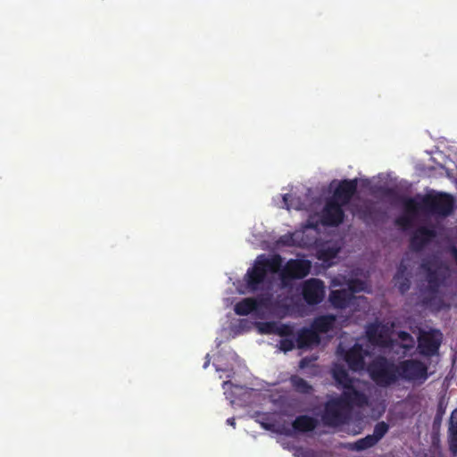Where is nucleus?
Segmentation results:
<instances>
[{
  "instance_id": "f257e3e1",
  "label": "nucleus",
  "mask_w": 457,
  "mask_h": 457,
  "mask_svg": "<svg viewBox=\"0 0 457 457\" xmlns=\"http://www.w3.org/2000/svg\"><path fill=\"white\" fill-rule=\"evenodd\" d=\"M333 376L337 385L344 389L343 397L327 403L322 420L328 425L337 426L345 422L352 405L362 406L367 403V397L363 394L366 384L350 377V373H333Z\"/></svg>"
},
{
  "instance_id": "f03ea898",
  "label": "nucleus",
  "mask_w": 457,
  "mask_h": 457,
  "mask_svg": "<svg viewBox=\"0 0 457 457\" xmlns=\"http://www.w3.org/2000/svg\"><path fill=\"white\" fill-rule=\"evenodd\" d=\"M405 215L395 220V224L402 228H409L412 219L420 212L441 217L449 216L454 207L453 197L447 193L431 192L426 195H416L414 197H402L401 199Z\"/></svg>"
},
{
  "instance_id": "7ed1b4c3",
  "label": "nucleus",
  "mask_w": 457,
  "mask_h": 457,
  "mask_svg": "<svg viewBox=\"0 0 457 457\" xmlns=\"http://www.w3.org/2000/svg\"><path fill=\"white\" fill-rule=\"evenodd\" d=\"M420 268L426 272L428 281L421 303L424 306L440 310L443 300L439 295V288L446 278L448 266L438 258L432 257L423 260Z\"/></svg>"
},
{
  "instance_id": "20e7f679",
  "label": "nucleus",
  "mask_w": 457,
  "mask_h": 457,
  "mask_svg": "<svg viewBox=\"0 0 457 457\" xmlns=\"http://www.w3.org/2000/svg\"><path fill=\"white\" fill-rule=\"evenodd\" d=\"M338 353L343 356L351 371H388L386 369L372 370L369 368L364 370L365 358L368 356L369 351L360 344H354L345 351L339 347ZM393 371H428V369L420 361H405L403 362L401 370L395 369Z\"/></svg>"
},
{
  "instance_id": "39448f33",
  "label": "nucleus",
  "mask_w": 457,
  "mask_h": 457,
  "mask_svg": "<svg viewBox=\"0 0 457 457\" xmlns=\"http://www.w3.org/2000/svg\"><path fill=\"white\" fill-rule=\"evenodd\" d=\"M312 263L309 260L290 259L279 273L283 287L290 285L294 279L305 278L311 271Z\"/></svg>"
},
{
  "instance_id": "423d86ee",
  "label": "nucleus",
  "mask_w": 457,
  "mask_h": 457,
  "mask_svg": "<svg viewBox=\"0 0 457 457\" xmlns=\"http://www.w3.org/2000/svg\"><path fill=\"white\" fill-rule=\"evenodd\" d=\"M443 341V334L438 329L420 330L418 337V348L420 354L428 357L437 354Z\"/></svg>"
},
{
  "instance_id": "0eeeda50",
  "label": "nucleus",
  "mask_w": 457,
  "mask_h": 457,
  "mask_svg": "<svg viewBox=\"0 0 457 457\" xmlns=\"http://www.w3.org/2000/svg\"><path fill=\"white\" fill-rule=\"evenodd\" d=\"M345 204L336 201L335 199L327 200L321 212V222L325 226L337 227L340 225L345 219V212L343 210Z\"/></svg>"
},
{
  "instance_id": "6e6552de",
  "label": "nucleus",
  "mask_w": 457,
  "mask_h": 457,
  "mask_svg": "<svg viewBox=\"0 0 457 457\" xmlns=\"http://www.w3.org/2000/svg\"><path fill=\"white\" fill-rule=\"evenodd\" d=\"M302 295L303 300L309 305L320 303L325 296L324 282L319 278H310L304 281Z\"/></svg>"
},
{
  "instance_id": "1a4fd4ad",
  "label": "nucleus",
  "mask_w": 457,
  "mask_h": 457,
  "mask_svg": "<svg viewBox=\"0 0 457 457\" xmlns=\"http://www.w3.org/2000/svg\"><path fill=\"white\" fill-rule=\"evenodd\" d=\"M436 237V232L433 228L420 226L410 238V248L416 253L421 252Z\"/></svg>"
},
{
  "instance_id": "9d476101",
  "label": "nucleus",
  "mask_w": 457,
  "mask_h": 457,
  "mask_svg": "<svg viewBox=\"0 0 457 457\" xmlns=\"http://www.w3.org/2000/svg\"><path fill=\"white\" fill-rule=\"evenodd\" d=\"M358 187V179H343L338 182L337 187L333 192L331 199L347 205L356 194Z\"/></svg>"
},
{
  "instance_id": "9b49d317",
  "label": "nucleus",
  "mask_w": 457,
  "mask_h": 457,
  "mask_svg": "<svg viewBox=\"0 0 457 457\" xmlns=\"http://www.w3.org/2000/svg\"><path fill=\"white\" fill-rule=\"evenodd\" d=\"M269 302L270 298L264 296L244 298L235 304L234 311L237 315L245 316L257 311L259 307H266Z\"/></svg>"
},
{
  "instance_id": "f8f14e48",
  "label": "nucleus",
  "mask_w": 457,
  "mask_h": 457,
  "mask_svg": "<svg viewBox=\"0 0 457 457\" xmlns=\"http://www.w3.org/2000/svg\"><path fill=\"white\" fill-rule=\"evenodd\" d=\"M366 336L373 345L387 346L391 340L386 326L379 323H371L366 328Z\"/></svg>"
},
{
  "instance_id": "ddd939ff",
  "label": "nucleus",
  "mask_w": 457,
  "mask_h": 457,
  "mask_svg": "<svg viewBox=\"0 0 457 457\" xmlns=\"http://www.w3.org/2000/svg\"><path fill=\"white\" fill-rule=\"evenodd\" d=\"M267 272L262 262L257 259L253 267L248 269L245 274V281L251 291H256L259 286L262 284L266 278Z\"/></svg>"
},
{
  "instance_id": "4468645a",
  "label": "nucleus",
  "mask_w": 457,
  "mask_h": 457,
  "mask_svg": "<svg viewBox=\"0 0 457 457\" xmlns=\"http://www.w3.org/2000/svg\"><path fill=\"white\" fill-rule=\"evenodd\" d=\"M295 342L298 348H308L313 345H319L320 343V337L317 335L312 327L303 328L297 332Z\"/></svg>"
},
{
  "instance_id": "2eb2a0df",
  "label": "nucleus",
  "mask_w": 457,
  "mask_h": 457,
  "mask_svg": "<svg viewBox=\"0 0 457 457\" xmlns=\"http://www.w3.org/2000/svg\"><path fill=\"white\" fill-rule=\"evenodd\" d=\"M328 300L336 309H345L353 303L354 299L351 296V292L348 293L345 288H342L332 290Z\"/></svg>"
},
{
  "instance_id": "dca6fc26",
  "label": "nucleus",
  "mask_w": 457,
  "mask_h": 457,
  "mask_svg": "<svg viewBox=\"0 0 457 457\" xmlns=\"http://www.w3.org/2000/svg\"><path fill=\"white\" fill-rule=\"evenodd\" d=\"M336 320L337 316L334 314L320 315L314 318L311 327L317 335L325 334L333 329Z\"/></svg>"
},
{
  "instance_id": "f3484780",
  "label": "nucleus",
  "mask_w": 457,
  "mask_h": 457,
  "mask_svg": "<svg viewBox=\"0 0 457 457\" xmlns=\"http://www.w3.org/2000/svg\"><path fill=\"white\" fill-rule=\"evenodd\" d=\"M258 260L262 262V265L267 273L268 271L272 273H277L279 270L281 271L283 259L279 254H274L269 258L264 257V255H261L258 257Z\"/></svg>"
},
{
  "instance_id": "a211bd4d",
  "label": "nucleus",
  "mask_w": 457,
  "mask_h": 457,
  "mask_svg": "<svg viewBox=\"0 0 457 457\" xmlns=\"http://www.w3.org/2000/svg\"><path fill=\"white\" fill-rule=\"evenodd\" d=\"M282 198L284 207L288 211L291 209L298 211L306 209V204L298 195L293 194H285L283 195Z\"/></svg>"
},
{
  "instance_id": "6ab92c4d",
  "label": "nucleus",
  "mask_w": 457,
  "mask_h": 457,
  "mask_svg": "<svg viewBox=\"0 0 457 457\" xmlns=\"http://www.w3.org/2000/svg\"><path fill=\"white\" fill-rule=\"evenodd\" d=\"M405 270L406 267L403 263H401L396 274L394 277V279L395 280V285L397 286L399 291L402 294L406 293L411 287L410 279L404 276Z\"/></svg>"
},
{
  "instance_id": "aec40b11",
  "label": "nucleus",
  "mask_w": 457,
  "mask_h": 457,
  "mask_svg": "<svg viewBox=\"0 0 457 457\" xmlns=\"http://www.w3.org/2000/svg\"><path fill=\"white\" fill-rule=\"evenodd\" d=\"M316 426V420L308 416H301L297 418L294 423L293 427L295 429L306 432L312 430Z\"/></svg>"
},
{
  "instance_id": "412c9836",
  "label": "nucleus",
  "mask_w": 457,
  "mask_h": 457,
  "mask_svg": "<svg viewBox=\"0 0 457 457\" xmlns=\"http://www.w3.org/2000/svg\"><path fill=\"white\" fill-rule=\"evenodd\" d=\"M377 384L382 386L392 384L396 378V373H367Z\"/></svg>"
},
{
  "instance_id": "4be33fe9",
  "label": "nucleus",
  "mask_w": 457,
  "mask_h": 457,
  "mask_svg": "<svg viewBox=\"0 0 457 457\" xmlns=\"http://www.w3.org/2000/svg\"><path fill=\"white\" fill-rule=\"evenodd\" d=\"M450 449L456 453H457V410H454L451 416V427H450Z\"/></svg>"
},
{
  "instance_id": "5701e85b",
  "label": "nucleus",
  "mask_w": 457,
  "mask_h": 457,
  "mask_svg": "<svg viewBox=\"0 0 457 457\" xmlns=\"http://www.w3.org/2000/svg\"><path fill=\"white\" fill-rule=\"evenodd\" d=\"M378 442L371 435L365 436L353 444L350 445V449L362 451L375 445Z\"/></svg>"
},
{
  "instance_id": "b1692460",
  "label": "nucleus",
  "mask_w": 457,
  "mask_h": 457,
  "mask_svg": "<svg viewBox=\"0 0 457 457\" xmlns=\"http://www.w3.org/2000/svg\"><path fill=\"white\" fill-rule=\"evenodd\" d=\"M347 287L345 288L348 293L351 292V296L355 299L354 294L364 291L365 283L358 278H352L347 281Z\"/></svg>"
},
{
  "instance_id": "393cba45",
  "label": "nucleus",
  "mask_w": 457,
  "mask_h": 457,
  "mask_svg": "<svg viewBox=\"0 0 457 457\" xmlns=\"http://www.w3.org/2000/svg\"><path fill=\"white\" fill-rule=\"evenodd\" d=\"M398 338L402 343L401 346L406 351L414 347L415 341L410 333L406 331H400L398 332Z\"/></svg>"
},
{
  "instance_id": "a878e982",
  "label": "nucleus",
  "mask_w": 457,
  "mask_h": 457,
  "mask_svg": "<svg viewBox=\"0 0 457 457\" xmlns=\"http://www.w3.org/2000/svg\"><path fill=\"white\" fill-rule=\"evenodd\" d=\"M291 381L295 388L301 393H310L312 389L305 380L296 375L292 376Z\"/></svg>"
},
{
  "instance_id": "bb28decb",
  "label": "nucleus",
  "mask_w": 457,
  "mask_h": 457,
  "mask_svg": "<svg viewBox=\"0 0 457 457\" xmlns=\"http://www.w3.org/2000/svg\"><path fill=\"white\" fill-rule=\"evenodd\" d=\"M388 426L385 422H379L375 426L374 432L371 435L376 441L378 442L384 435L387 432Z\"/></svg>"
},
{
  "instance_id": "cd10ccee",
  "label": "nucleus",
  "mask_w": 457,
  "mask_h": 457,
  "mask_svg": "<svg viewBox=\"0 0 457 457\" xmlns=\"http://www.w3.org/2000/svg\"><path fill=\"white\" fill-rule=\"evenodd\" d=\"M295 341L291 338H283L279 341V348L281 351L287 353L295 348Z\"/></svg>"
},
{
  "instance_id": "c85d7f7f",
  "label": "nucleus",
  "mask_w": 457,
  "mask_h": 457,
  "mask_svg": "<svg viewBox=\"0 0 457 457\" xmlns=\"http://www.w3.org/2000/svg\"><path fill=\"white\" fill-rule=\"evenodd\" d=\"M260 332L262 334L276 333V324L274 322H262L259 326Z\"/></svg>"
},
{
  "instance_id": "c756f323",
  "label": "nucleus",
  "mask_w": 457,
  "mask_h": 457,
  "mask_svg": "<svg viewBox=\"0 0 457 457\" xmlns=\"http://www.w3.org/2000/svg\"><path fill=\"white\" fill-rule=\"evenodd\" d=\"M294 333L293 328L290 325L283 324L278 327L276 325V334L280 337H289Z\"/></svg>"
},
{
  "instance_id": "7c9ffc66",
  "label": "nucleus",
  "mask_w": 457,
  "mask_h": 457,
  "mask_svg": "<svg viewBox=\"0 0 457 457\" xmlns=\"http://www.w3.org/2000/svg\"><path fill=\"white\" fill-rule=\"evenodd\" d=\"M378 192L380 193L383 196L388 198H395L397 196V191L394 187H379L378 188Z\"/></svg>"
},
{
  "instance_id": "2f4dec72",
  "label": "nucleus",
  "mask_w": 457,
  "mask_h": 457,
  "mask_svg": "<svg viewBox=\"0 0 457 457\" xmlns=\"http://www.w3.org/2000/svg\"><path fill=\"white\" fill-rule=\"evenodd\" d=\"M337 254V250L335 248H327L320 253V258L323 260L334 259Z\"/></svg>"
},
{
  "instance_id": "473e14b6",
  "label": "nucleus",
  "mask_w": 457,
  "mask_h": 457,
  "mask_svg": "<svg viewBox=\"0 0 457 457\" xmlns=\"http://www.w3.org/2000/svg\"><path fill=\"white\" fill-rule=\"evenodd\" d=\"M449 252L452 255V257L454 259L456 264H457V247L454 245H452L449 249Z\"/></svg>"
},
{
  "instance_id": "72a5a7b5",
  "label": "nucleus",
  "mask_w": 457,
  "mask_h": 457,
  "mask_svg": "<svg viewBox=\"0 0 457 457\" xmlns=\"http://www.w3.org/2000/svg\"><path fill=\"white\" fill-rule=\"evenodd\" d=\"M289 239H291L289 237H283L280 238L279 242H281L285 245H289V243H288Z\"/></svg>"
},
{
  "instance_id": "f704fd0d",
  "label": "nucleus",
  "mask_w": 457,
  "mask_h": 457,
  "mask_svg": "<svg viewBox=\"0 0 457 457\" xmlns=\"http://www.w3.org/2000/svg\"><path fill=\"white\" fill-rule=\"evenodd\" d=\"M205 359H206V360H205V361H204V366H203V367H204V369H206V368L208 367L209 363H210L209 354H207V355L205 356Z\"/></svg>"
},
{
  "instance_id": "c9c22d12",
  "label": "nucleus",
  "mask_w": 457,
  "mask_h": 457,
  "mask_svg": "<svg viewBox=\"0 0 457 457\" xmlns=\"http://www.w3.org/2000/svg\"><path fill=\"white\" fill-rule=\"evenodd\" d=\"M262 427L267 428V429H272V430H276L273 427L274 425H270V424H266V423H262Z\"/></svg>"
},
{
  "instance_id": "e433bc0d",
  "label": "nucleus",
  "mask_w": 457,
  "mask_h": 457,
  "mask_svg": "<svg viewBox=\"0 0 457 457\" xmlns=\"http://www.w3.org/2000/svg\"><path fill=\"white\" fill-rule=\"evenodd\" d=\"M227 422H228L229 425H231V426H234V425H235V420H234V419H228V420H227Z\"/></svg>"
},
{
  "instance_id": "4c0bfd02",
  "label": "nucleus",
  "mask_w": 457,
  "mask_h": 457,
  "mask_svg": "<svg viewBox=\"0 0 457 457\" xmlns=\"http://www.w3.org/2000/svg\"><path fill=\"white\" fill-rule=\"evenodd\" d=\"M330 371H340V372H343V371H345V370H343V369H332Z\"/></svg>"
},
{
  "instance_id": "58836bf2",
  "label": "nucleus",
  "mask_w": 457,
  "mask_h": 457,
  "mask_svg": "<svg viewBox=\"0 0 457 457\" xmlns=\"http://www.w3.org/2000/svg\"><path fill=\"white\" fill-rule=\"evenodd\" d=\"M304 361H305V360H304V359H303V360L301 361V362H300V364H301V367H302V368L303 367Z\"/></svg>"
},
{
  "instance_id": "ea45409f",
  "label": "nucleus",
  "mask_w": 457,
  "mask_h": 457,
  "mask_svg": "<svg viewBox=\"0 0 457 457\" xmlns=\"http://www.w3.org/2000/svg\"><path fill=\"white\" fill-rule=\"evenodd\" d=\"M216 371L220 372V371H224V370L222 369H216Z\"/></svg>"
}]
</instances>
